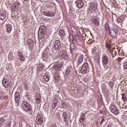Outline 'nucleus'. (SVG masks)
<instances>
[{"label": "nucleus", "instance_id": "1", "mask_svg": "<svg viewBox=\"0 0 127 127\" xmlns=\"http://www.w3.org/2000/svg\"><path fill=\"white\" fill-rule=\"evenodd\" d=\"M47 30V27L46 26L43 25L40 27L38 34L39 39H43L44 38V36H45V33H46Z\"/></svg>", "mask_w": 127, "mask_h": 127}, {"label": "nucleus", "instance_id": "2", "mask_svg": "<svg viewBox=\"0 0 127 127\" xmlns=\"http://www.w3.org/2000/svg\"><path fill=\"white\" fill-rule=\"evenodd\" d=\"M22 107L23 110L25 111V112H30V111H32L31 106H30L29 103L26 102H23L22 104Z\"/></svg>", "mask_w": 127, "mask_h": 127}, {"label": "nucleus", "instance_id": "3", "mask_svg": "<svg viewBox=\"0 0 127 127\" xmlns=\"http://www.w3.org/2000/svg\"><path fill=\"white\" fill-rule=\"evenodd\" d=\"M97 8H98V3L96 2L91 3L89 5V9L91 12H94V11H96Z\"/></svg>", "mask_w": 127, "mask_h": 127}, {"label": "nucleus", "instance_id": "4", "mask_svg": "<svg viewBox=\"0 0 127 127\" xmlns=\"http://www.w3.org/2000/svg\"><path fill=\"white\" fill-rule=\"evenodd\" d=\"M88 69H89V64L85 63L83 65L81 70V73L83 75L86 74L88 71Z\"/></svg>", "mask_w": 127, "mask_h": 127}, {"label": "nucleus", "instance_id": "5", "mask_svg": "<svg viewBox=\"0 0 127 127\" xmlns=\"http://www.w3.org/2000/svg\"><path fill=\"white\" fill-rule=\"evenodd\" d=\"M54 50L61 51V42L60 40H56L54 46Z\"/></svg>", "mask_w": 127, "mask_h": 127}, {"label": "nucleus", "instance_id": "6", "mask_svg": "<svg viewBox=\"0 0 127 127\" xmlns=\"http://www.w3.org/2000/svg\"><path fill=\"white\" fill-rule=\"evenodd\" d=\"M118 31L117 28H113L110 30L108 32H109L110 35L113 37V38H116L117 37V32Z\"/></svg>", "mask_w": 127, "mask_h": 127}, {"label": "nucleus", "instance_id": "7", "mask_svg": "<svg viewBox=\"0 0 127 127\" xmlns=\"http://www.w3.org/2000/svg\"><path fill=\"white\" fill-rule=\"evenodd\" d=\"M63 64H64L63 62H61L59 63L57 62L54 65V69L56 71H60V69L62 68V66H63Z\"/></svg>", "mask_w": 127, "mask_h": 127}, {"label": "nucleus", "instance_id": "8", "mask_svg": "<svg viewBox=\"0 0 127 127\" xmlns=\"http://www.w3.org/2000/svg\"><path fill=\"white\" fill-rule=\"evenodd\" d=\"M110 110L113 114L114 115H119V110H118V109L116 106L114 105H111L110 107Z\"/></svg>", "mask_w": 127, "mask_h": 127}, {"label": "nucleus", "instance_id": "9", "mask_svg": "<svg viewBox=\"0 0 127 127\" xmlns=\"http://www.w3.org/2000/svg\"><path fill=\"white\" fill-rule=\"evenodd\" d=\"M102 63L104 67H106L109 64V58H108V56L105 55L102 57Z\"/></svg>", "mask_w": 127, "mask_h": 127}, {"label": "nucleus", "instance_id": "10", "mask_svg": "<svg viewBox=\"0 0 127 127\" xmlns=\"http://www.w3.org/2000/svg\"><path fill=\"white\" fill-rule=\"evenodd\" d=\"M36 122L37 125H42L43 124V118L41 117V115L39 114L37 116Z\"/></svg>", "mask_w": 127, "mask_h": 127}, {"label": "nucleus", "instance_id": "11", "mask_svg": "<svg viewBox=\"0 0 127 127\" xmlns=\"http://www.w3.org/2000/svg\"><path fill=\"white\" fill-rule=\"evenodd\" d=\"M19 2H16L15 4H13L12 6V11L14 12L16 11V10H18L19 9Z\"/></svg>", "mask_w": 127, "mask_h": 127}, {"label": "nucleus", "instance_id": "12", "mask_svg": "<svg viewBox=\"0 0 127 127\" xmlns=\"http://www.w3.org/2000/svg\"><path fill=\"white\" fill-rule=\"evenodd\" d=\"M2 83L4 88H8L10 86V84L8 83V79L6 78H3Z\"/></svg>", "mask_w": 127, "mask_h": 127}, {"label": "nucleus", "instance_id": "13", "mask_svg": "<svg viewBox=\"0 0 127 127\" xmlns=\"http://www.w3.org/2000/svg\"><path fill=\"white\" fill-rule=\"evenodd\" d=\"M76 6L78 7V8H82L83 6H84V3L82 0H77L76 2Z\"/></svg>", "mask_w": 127, "mask_h": 127}, {"label": "nucleus", "instance_id": "14", "mask_svg": "<svg viewBox=\"0 0 127 127\" xmlns=\"http://www.w3.org/2000/svg\"><path fill=\"white\" fill-rule=\"evenodd\" d=\"M91 21L96 26H99L100 25V21L98 19V17L93 18L91 19Z\"/></svg>", "mask_w": 127, "mask_h": 127}, {"label": "nucleus", "instance_id": "15", "mask_svg": "<svg viewBox=\"0 0 127 127\" xmlns=\"http://www.w3.org/2000/svg\"><path fill=\"white\" fill-rule=\"evenodd\" d=\"M20 99V94L18 92L16 91L15 94V100L17 103H19V100Z\"/></svg>", "mask_w": 127, "mask_h": 127}, {"label": "nucleus", "instance_id": "16", "mask_svg": "<svg viewBox=\"0 0 127 127\" xmlns=\"http://www.w3.org/2000/svg\"><path fill=\"white\" fill-rule=\"evenodd\" d=\"M59 55L62 56L63 58H64V59H66L67 57H68V56H67V52L65 51H62L60 52Z\"/></svg>", "mask_w": 127, "mask_h": 127}, {"label": "nucleus", "instance_id": "17", "mask_svg": "<svg viewBox=\"0 0 127 127\" xmlns=\"http://www.w3.org/2000/svg\"><path fill=\"white\" fill-rule=\"evenodd\" d=\"M36 103L37 105H39L41 102V96L39 94H37L36 95Z\"/></svg>", "mask_w": 127, "mask_h": 127}, {"label": "nucleus", "instance_id": "18", "mask_svg": "<svg viewBox=\"0 0 127 127\" xmlns=\"http://www.w3.org/2000/svg\"><path fill=\"white\" fill-rule=\"evenodd\" d=\"M27 44H28L29 47H32L34 44L33 40L31 39H28L27 41Z\"/></svg>", "mask_w": 127, "mask_h": 127}, {"label": "nucleus", "instance_id": "19", "mask_svg": "<svg viewBox=\"0 0 127 127\" xmlns=\"http://www.w3.org/2000/svg\"><path fill=\"white\" fill-rule=\"evenodd\" d=\"M84 60V56L83 55H81L79 56L77 63L78 64H81L83 62V60Z\"/></svg>", "mask_w": 127, "mask_h": 127}, {"label": "nucleus", "instance_id": "20", "mask_svg": "<svg viewBox=\"0 0 127 127\" xmlns=\"http://www.w3.org/2000/svg\"><path fill=\"white\" fill-rule=\"evenodd\" d=\"M5 17H6V15L5 13L0 12V19L1 20H3V19H5Z\"/></svg>", "mask_w": 127, "mask_h": 127}, {"label": "nucleus", "instance_id": "21", "mask_svg": "<svg viewBox=\"0 0 127 127\" xmlns=\"http://www.w3.org/2000/svg\"><path fill=\"white\" fill-rule=\"evenodd\" d=\"M6 27L7 32L10 33V31H11L12 29V27H11V25L10 24H7L6 26Z\"/></svg>", "mask_w": 127, "mask_h": 127}, {"label": "nucleus", "instance_id": "22", "mask_svg": "<svg viewBox=\"0 0 127 127\" xmlns=\"http://www.w3.org/2000/svg\"><path fill=\"white\" fill-rule=\"evenodd\" d=\"M86 117V114H83L80 118V123H84V121H85V118Z\"/></svg>", "mask_w": 127, "mask_h": 127}, {"label": "nucleus", "instance_id": "23", "mask_svg": "<svg viewBox=\"0 0 127 127\" xmlns=\"http://www.w3.org/2000/svg\"><path fill=\"white\" fill-rule=\"evenodd\" d=\"M70 50L71 52H73L74 51H75V44H71L70 45Z\"/></svg>", "mask_w": 127, "mask_h": 127}, {"label": "nucleus", "instance_id": "24", "mask_svg": "<svg viewBox=\"0 0 127 127\" xmlns=\"http://www.w3.org/2000/svg\"><path fill=\"white\" fill-rule=\"evenodd\" d=\"M5 121V120L4 119L2 118H0V127H1L2 126H3V123H4Z\"/></svg>", "mask_w": 127, "mask_h": 127}, {"label": "nucleus", "instance_id": "25", "mask_svg": "<svg viewBox=\"0 0 127 127\" xmlns=\"http://www.w3.org/2000/svg\"><path fill=\"white\" fill-rule=\"evenodd\" d=\"M59 34L60 36H64L65 35V31H64L63 30H60L59 31Z\"/></svg>", "mask_w": 127, "mask_h": 127}, {"label": "nucleus", "instance_id": "26", "mask_svg": "<svg viewBox=\"0 0 127 127\" xmlns=\"http://www.w3.org/2000/svg\"><path fill=\"white\" fill-rule=\"evenodd\" d=\"M64 121L65 123H67V113L66 112L63 113Z\"/></svg>", "mask_w": 127, "mask_h": 127}, {"label": "nucleus", "instance_id": "27", "mask_svg": "<svg viewBox=\"0 0 127 127\" xmlns=\"http://www.w3.org/2000/svg\"><path fill=\"white\" fill-rule=\"evenodd\" d=\"M94 61L97 64H100V56H98L94 59Z\"/></svg>", "mask_w": 127, "mask_h": 127}, {"label": "nucleus", "instance_id": "28", "mask_svg": "<svg viewBox=\"0 0 127 127\" xmlns=\"http://www.w3.org/2000/svg\"><path fill=\"white\" fill-rule=\"evenodd\" d=\"M44 79L45 80L46 82H48V81H49V75L48 74H45L44 76Z\"/></svg>", "mask_w": 127, "mask_h": 127}, {"label": "nucleus", "instance_id": "29", "mask_svg": "<svg viewBox=\"0 0 127 127\" xmlns=\"http://www.w3.org/2000/svg\"><path fill=\"white\" fill-rule=\"evenodd\" d=\"M44 68H45L44 66L40 65H39L37 70L38 71H41V70H43V69H44Z\"/></svg>", "mask_w": 127, "mask_h": 127}, {"label": "nucleus", "instance_id": "30", "mask_svg": "<svg viewBox=\"0 0 127 127\" xmlns=\"http://www.w3.org/2000/svg\"><path fill=\"white\" fill-rule=\"evenodd\" d=\"M122 99L124 101V103L127 101V95L126 93L122 94Z\"/></svg>", "mask_w": 127, "mask_h": 127}, {"label": "nucleus", "instance_id": "31", "mask_svg": "<svg viewBox=\"0 0 127 127\" xmlns=\"http://www.w3.org/2000/svg\"><path fill=\"white\" fill-rule=\"evenodd\" d=\"M106 31H107V32H109L110 31V30L111 29L110 28V26L108 24H106Z\"/></svg>", "mask_w": 127, "mask_h": 127}, {"label": "nucleus", "instance_id": "32", "mask_svg": "<svg viewBox=\"0 0 127 127\" xmlns=\"http://www.w3.org/2000/svg\"><path fill=\"white\" fill-rule=\"evenodd\" d=\"M48 13L49 14H48V16H50L51 17H53V16L54 15V12L49 11Z\"/></svg>", "mask_w": 127, "mask_h": 127}, {"label": "nucleus", "instance_id": "33", "mask_svg": "<svg viewBox=\"0 0 127 127\" xmlns=\"http://www.w3.org/2000/svg\"><path fill=\"white\" fill-rule=\"evenodd\" d=\"M70 74H71V71L69 70H66L65 72V76H70Z\"/></svg>", "mask_w": 127, "mask_h": 127}, {"label": "nucleus", "instance_id": "34", "mask_svg": "<svg viewBox=\"0 0 127 127\" xmlns=\"http://www.w3.org/2000/svg\"><path fill=\"white\" fill-rule=\"evenodd\" d=\"M108 84L110 88H113V87H114V82H113V81H110Z\"/></svg>", "mask_w": 127, "mask_h": 127}, {"label": "nucleus", "instance_id": "35", "mask_svg": "<svg viewBox=\"0 0 127 127\" xmlns=\"http://www.w3.org/2000/svg\"><path fill=\"white\" fill-rule=\"evenodd\" d=\"M74 13H75V12L74 11H73L72 9H69V14L70 15H71V16L74 15Z\"/></svg>", "mask_w": 127, "mask_h": 127}, {"label": "nucleus", "instance_id": "36", "mask_svg": "<svg viewBox=\"0 0 127 127\" xmlns=\"http://www.w3.org/2000/svg\"><path fill=\"white\" fill-rule=\"evenodd\" d=\"M18 56H19V59H20L23 56V53L22 52H19Z\"/></svg>", "mask_w": 127, "mask_h": 127}, {"label": "nucleus", "instance_id": "37", "mask_svg": "<svg viewBox=\"0 0 127 127\" xmlns=\"http://www.w3.org/2000/svg\"><path fill=\"white\" fill-rule=\"evenodd\" d=\"M10 122L8 123H6L4 126V127H10Z\"/></svg>", "mask_w": 127, "mask_h": 127}, {"label": "nucleus", "instance_id": "38", "mask_svg": "<svg viewBox=\"0 0 127 127\" xmlns=\"http://www.w3.org/2000/svg\"><path fill=\"white\" fill-rule=\"evenodd\" d=\"M123 65H124V69H125L126 70H127V62L124 63Z\"/></svg>", "mask_w": 127, "mask_h": 127}, {"label": "nucleus", "instance_id": "39", "mask_svg": "<svg viewBox=\"0 0 127 127\" xmlns=\"http://www.w3.org/2000/svg\"><path fill=\"white\" fill-rule=\"evenodd\" d=\"M106 47V48H108V49H110V48H111V45H110V44H107Z\"/></svg>", "mask_w": 127, "mask_h": 127}, {"label": "nucleus", "instance_id": "40", "mask_svg": "<svg viewBox=\"0 0 127 127\" xmlns=\"http://www.w3.org/2000/svg\"><path fill=\"white\" fill-rule=\"evenodd\" d=\"M49 11H44L43 13L45 15H46V16H48V13Z\"/></svg>", "mask_w": 127, "mask_h": 127}, {"label": "nucleus", "instance_id": "41", "mask_svg": "<svg viewBox=\"0 0 127 127\" xmlns=\"http://www.w3.org/2000/svg\"><path fill=\"white\" fill-rule=\"evenodd\" d=\"M21 61H24V56H23L19 59Z\"/></svg>", "mask_w": 127, "mask_h": 127}, {"label": "nucleus", "instance_id": "42", "mask_svg": "<svg viewBox=\"0 0 127 127\" xmlns=\"http://www.w3.org/2000/svg\"><path fill=\"white\" fill-rule=\"evenodd\" d=\"M122 60H123V58H119L118 59L116 60V61H117V62H121Z\"/></svg>", "mask_w": 127, "mask_h": 127}, {"label": "nucleus", "instance_id": "43", "mask_svg": "<svg viewBox=\"0 0 127 127\" xmlns=\"http://www.w3.org/2000/svg\"><path fill=\"white\" fill-rule=\"evenodd\" d=\"M117 21L119 23H122V22H123V21L122 20V19L119 18L117 19Z\"/></svg>", "mask_w": 127, "mask_h": 127}, {"label": "nucleus", "instance_id": "44", "mask_svg": "<svg viewBox=\"0 0 127 127\" xmlns=\"http://www.w3.org/2000/svg\"><path fill=\"white\" fill-rule=\"evenodd\" d=\"M71 40H72L73 43H76V40L74 39V38L71 37Z\"/></svg>", "mask_w": 127, "mask_h": 127}, {"label": "nucleus", "instance_id": "45", "mask_svg": "<svg viewBox=\"0 0 127 127\" xmlns=\"http://www.w3.org/2000/svg\"><path fill=\"white\" fill-rule=\"evenodd\" d=\"M104 122H105V119L103 118V119L101 120V124H103V123H104Z\"/></svg>", "mask_w": 127, "mask_h": 127}, {"label": "nucleus", "instance_id": "46", "mask_svg": "<svg viewBox=\"0 0 127 127\" xmlns=\"http://www.w3.org/2000/svg\"><path fill=\"white\" fill-rule=\"evenodd\" d=\"M107 127H112V125H108V126H107Z\"/></svg>", "mask_w": 127, "mask_h": 127}, {"label": "nucleus", "instance_id": "47", "mask_svg": "<svg viewBox=\"0 0 127 127\" xmlns=\"http://www.w3.org/2000/svg\"><path fill=\"white\" fill-rule=\"evenodd\" d=\"M25 1H27L28 0H24Z\"/></svg>", "mask_w": 127, "mask_h": 127}, {"label": "nucleus", "instance_id": "48", "mask_svg": "<svg viewBox=\"0 0 127 127\" xmlns=\"http://www.w3.org/2000/svg\"><path fill=\"white\" fill-rule=\"evenodd\" d=\"M92 53H93V52H94V50H92Z\"/></svg>", "mask_w": 127, "mask_h": 127}, {"label": "nucleus", "instance_id": "49", "mask_svg": "<svg viewBox=\"0 0 127 127\" xmlns=\"http://www.w3.org/2000/svg\"><path fill=\"white\" fill-rule=\"evenodd\" d=\"M27 86V84H26V87Z\"/></svg>", "mask_w": 127, "mask_h": 127}, {"label": "nucleus", "instance_id": "50", "mask_svg": "<svg viewBox=\"0 0 127 127\" xmlns=\"http://www.w3.org/2000/svg\"><path fill=\"white\" fill-rule=\"evenodd\" d=\"M44 56H45V55H43V57H44Z\"/></svg>", "mask_w": 127, "mask_h": 127}]
</instances>
